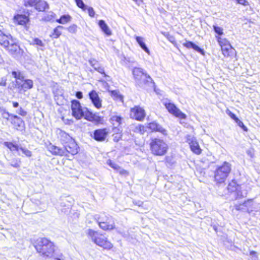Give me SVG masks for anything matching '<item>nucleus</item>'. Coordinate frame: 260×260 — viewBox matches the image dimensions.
<instances>
[{
	"label": "nucleus",
	"mask_w": 260,
	"mask_h": 260,
	"mask_svg": "<svg viewBox=\"0 0 260 260\" xmlns=\"http://www.w3.org/2000/svg\"><path fill=\"white\" fill-rule=\"evenodd\" d=\"M71 110L73 117L76 119H81L84 117L85 119L92 122H100L101 118L95 114H93L86 107H82L80 103L76 100L71 102Z\"/></svg>",
	"instance_id": "obj_1"
},
{
	"label": "nucleus",
	"mask_w": 260,
	"mask_h": 260,
	"mask_svg": "<svg viewBox=\"0 0 260 260\" xmlns=\"http://www.w3.org/2000/svg\"><path fill=\"white\" fill-rule=\"evenodd\" d=\"M35 247L38 252L45 257H51L54 252L53 243L45 238L38 239Z\"/></svg>",
	"instance_id": "obj_2"
},
{
	"label": "nucleus",
	"mask_w": 260,
	"mask_h": 260,
	"mask_svg": "<svg viewBox=\"0 0 260 260\" xmlns=\"http://www.w3.org/2000/svg\"><path fill=\"white\" fill-rule=\"evenodd\" d=\"M87 235L88 238L91 239L92 241L99 246L107 250H110L113 247V244L108 240L107 238L103 234L93 230L89 229L87 231Z\"/></svg>",
	"instance_id": "obj_3"
},
{
	"label": "nucleus",
	"mask_w": 260,
	"mask_h": 260,
	"mask_svg": "<svg viewBox=\"0 0 260 260\" xmlns=\"http://www.w3.org/2000/svg\"><path fill=\"white\" fill-rule=\"evenodd\" d=\"M150 148L152 153L157 156L165 155L168 150L166 142L160 138H152L150 143Z\"/></svg>",
	"instance_id": "obj_4"
},
{
	"label": "nucleus",
	"mask_w": 260,
	"mask_h": 260,
	"mask_svg": "<svg viewBox=\"0 0 260 260\" xmlns=\"http://www.w3.org/2000/svg\"><path fill=\"white\" fill-rule=\"evenodd\" d=\"M93 218L98 223L100 228L104 231L111 230L115 228L112 217L105 212L96 214L93 216Z\"/></svg>",
	"instance_id": "obj_5"
},
{
	"label": "nucleus",
	"mask_w": 260,
	"mask_h": 260,
	"mask_svg": "<svg viewBox=\"0 0 260 260\" xmlns=\"http://www.w3.org/2000/svg\"><path fill=\"white\" fill-rule=\"evenodd\" d=\"M231 170V164L224 161L221 166L217 167L215 171V181L219 183H223L230 174Z\"/></svg>",
	"instance_id": "obj_6"
},
{
	"label": "nucleus",
	"mask_w": 260,
	"mask_h": 260,
	"mask_svg": "<svg viewBox=\"0 0 260 260\" xmlns=\"http://www.w3.org/2000/svg\"><path fill=\"white\" fill-rule=\"evenodd\" d=\"M170 113L180 119H185L186 115L182 112L173 103L170 101L166 100L163 103Z\"/></svg>",
	"instance_id": "obj_7"
},
{
	"label": "nucleus",
	"mask_w": 260,
	"mask_h": 260,
	"mask_svg": "<svg viewBox=\"0 0 260 260\" xmlns=\"http://www.w3.org/2000/svg\"><path fill=\"white\" fill-rule=\"evenodd\" d=\"M5 49L10 55L15 58L19 57L21 56L23 52L20 47L14 40H11V43L5 48Z\"/></svg>",
	"instance_id": "obj_8"
},
{
	"label": "nucleus",
	"mask_w": 260,
	"mask_h": 260,
	"mask_svg": "<svg viewBox=\"0 0 260 260\" xmlns=\"http://www.w3.org/2000/svg\"><path fill=\"white\" fill-rule=\"evenodd\" d=\"M130 117L137 120L142 121L145 117V111L142 107L136 106L131 109Z\"/></svg>",
	"instance_id": "obj_9"
},
{
	"label": "nucleus",
	"mask_w": 260,
	"mask_h": 260,
	"mask_svg": "<svg viewBox=\"0 0 260 260\" xmlns=\"http://www.w3.org/2000/svg\"><path fill=\"white\" fill-rule=\"evenodd\" d=\"M63 151L64 156H68L69 154L74 155L78 153L79 147L76 143L75 140L70 141V142L63 145Z\"/></svg>",
	"instance_id": "obj_10"
},
{
	"label": "nucleus",
	"mask_w": 260,
	"mask_h": 260,
	"mask_svg": "<svg viewBox=\"0 0 260 260\" xmlns=\"http://www.w3.org/2000/svg\"><path fill=\"white\" fill-rule=\"evenodd\" d=\"M108 134L106 128H101L95 129L93 133V138L97 141H104Z\"/></svg>",
	"instance_id": "obj_11"
},
{
	"label": "nucleus",
	"mask_w": 260,
	"mask_h": 260,
	"mask_svg": "<svg viewBox=\"0 0 260 260\" xmlns=\"http://www.w3.org/2000/svg\"><path fill=\"white\" fill-rule=\"evenodd\" d=\"M10 119V121L14 125L15 128L19 131H22L25 128V123L24 121L17 115L12 116Z\"/></svg>",
	"instance_id": "obj_12"
},
{
	"label": "nucleus",
	"mask_w": 260,
	"mask_h": 260,
	"mask_svg": "<svg viewBox=\"0 0 260 260\" xmlns=\"http://www.w3.org/2000/svg\"><path fill=\"white\" fill-rule=\"evenodd\" d=\"M89 98L94 106L100 109L102 107V100L95 90H92L88 93Z\"/></svg>",
	"instance_id": "obj_13"
},
{
	"label": "nucleus",
	"mask_w": 260,
	"mask_h": 260,
	"mask_svg": "<svg viewBox=\"0 0 260 260\" xmlns=\"http://www.w3.org/2000/svg\"><path fill=\"white\" fill-rule=\"evenodd\" d=\"M147 127L151 132H158L165 136L167 135V130L164 128L160 124L155 121L149 123Z\"/></svg>",
	"instance_id": "obj_14"
},
{
	"label": "nucleus",
	"mask_w": 260,
	"mask_h": 260,
	"mask_svg": "<svg viewBox=\"0 0 260 260\" xmlns=\"http://www.w3.org/2000/svg\"><path fill=\"white\" fill-rule=\"evenodd\" d=\"M23 83H21L18 81H16V85L17 88L20 90L26 91L28 89H31L34 86V82L30 79H25L22 80Z\"/></svg>",
	"instance_id": "obj_15"
},
{
	"label": "nucleus",
	"mask_w": 260,
	"mask_h": 260,
	"mask_svg": "<svg viewBox=\"0 0 260 260\" xmlns=\"http://www.w3.org/2000/svg\"><path fill=\"white\" fill-rule=\"evenodd\" d=\"M146 72L142 68H134L133 70V74L135 79L136 83L141 84L140 80L142 79V77H146Z\"/></svg>",
	"instance_id": "obj_16"
},
{
	"label": "nucleus",
	"mask_w": 260,
	"mask_h": 260,
	"mask_svg": "<svg viewBox=\"0 0 260 260\" xmlns=\"http://www.w3.org/2000/svg\"><path fill=\"white\" fill-rule=\"evenodd\" d=\"M187 141L190 145L191 150L196 154H199L201 152V149L200 148L198 143L196 141L193 137L188 136Z\"/></svg>",
	"instance_id": "obj_17"
},
{
	"label": "nucleus",
	"mask_w": 260,
	"mask_h": 260,
	"mask_svg": "<svg viewBox=\"0 0 260 260\" xmlns=\"http://www.w3.org/2000/svg\"><path fill=\"white\" fill-rule=\"evenodd\" d=\"M89 63L92 67L94 70L104 75L105 77H109L105 73L104 67L101 66L100 63L95 59L89 60Z\"/></svg>",
	"instance_id": "obj_18"
},
{
	"label": "nucleus",
	"mask_w": 260,
	"mask_h": 260,
	"mask_svg": "<svg viewBox=\"0 0 260 260\" xmlns=\"http://www.w3.org/2000/svg\"><path fill=\"white\" fill-rule=\"evenodd\" d=\"M48 150L53 154L56 155L64 156V152L63 151V147L60 148L59 147L50 144L48 146Z\"/></svg>",
	"instance_id": "obj_19"
},
{
	"label": "nucleus",
	"mask_w": 260,
	"mask_h": 260,
	"mask_svg": "<svg viewBox=\"0 0 260 260\" xmlns=\"http://www.w3.org/2000/svg\"><path fill=\"white\" fill-rule=\"evenodd\" d=\"M58 135V138L63 145L74 140L68 134L61 130L59 131Z\"/></svg>",
	"instance_id": "obj_20"
},
{
	"label": "nucleus",
	"mask_w": 260,
	"mask_h": 260,
	"mask_svg": "<svg viewBox=\"0 0 260 260\" xmlns=\"http://www.w3.org/2000/svg\"><path fill=\"white\" fill-rule=\"evenodd\" d=\"M183 45L188 49L192 48L200 53L202 55H204V51L203 49L199 47L198 45L195 44L194 43L191 41H186V42L183 44Z\"/></svg>",
	"instance_id": "obj_21"
},
{
	"label": "nucleus",
	"mask_w": 260,
	"mask_h": 260,
	"mask_svg": "<svg viewBox=\"0 0 260 260\" xmlns=\"http://www.w3.org/2000/svg\"><path fill=\"white\" fill-rule=\"evenodd\" d=\"M11 40H14L11 35L3 34L0 37V45L5 49L11 43Z\"/></svg>",
	"instance_id": "obj_22"
},
{
	"label": "nucleus",
	"mask_w": 260,
	"mask_h": 260,
	"mask_svg": "<svg viewBox=\"0 0 260 260\" xmlns=\"http://www.w3.org/2000/svg\"><path fill=\"white\" fill-rule=\"evenodd\" d=\"M146 78L142 77V79L140 80V82H141V84L140 83H136L139 86L141 87H144L145 85H153L154 83L152 79L151 78V77L146 73Z\"/></svg>",
	"instance_id": "obj_23"
},
{
	"label": "nucleus",
	"mask_w": 260,
	"mask_h": 260,
	"mask_svg": "<svg viewBox=\"0 0 260 260\" xmlns=\"http://www.w3.org/2000/svg\"><path fill=\"white\" fill-rule=\"evenodd\" d=\"M123 118L119 115H114L111 116L110 121L113 126H121Z\"/></svg>",
	"instance_id": "obj_24"
},
{
	"label": "nucleus",
	"mask_w": 260,
	"mask_h": 260,
	"mask_svg": "<svg viewBox=\"0 0 260 260\" xmlns=\"http://www.w3.org/2000/svg\"><path fill=\"white\" fill-rule=\"evenodd\" d=\"M99 25L102 30V31L106 34L107 36H111L112 35V31L110 30L109 27L106 23L105 21L103 20H101L99 21Z\"/></svg>",
	"instance_id": "obj_25"
},
{
	"label": "nucleus",
	"mask_w": 260,
	"mask_h": 260,
	"mask_svg": "<svg viewBox=\"0 0 260 260\" xmlns=\"http://www.w3.org/2000/svg\"><path fill=\"white\" fill-rule=\"evenodd\" d=\"M14 20L18 24L24 25L29 21L28 18L24 15H17L14 17Z\"/></svg>",
	"instance_id": "obj_26"
},
{
	"label": "nucleus",
	"mask_w": 260,
	"mask_h": 260,
	"mask_svg": "<svg viewBox=\"0 0 260 260\" xmlns=\"http://www.w3.org/2000/svg\"><path fill=\"white\" fill-rule=\"evenodd\" d=\"M144 38L141 37L136 36V40L140 47L148 54H150V51L144 41Z\"/></svg>",
	"instance_id": "obj_27"
},
{
	"label": "nucleus",
	"mask_w": 260,
	"mask_h": 260,
	"mask_svg": "<svg viewBox=\"0 0 260 260\" xmlns=\"http://www.w3.org/2000/svg\"><path fill=\"white\" fill-rule=\"evenodd\" d=\"M252 200L249 199L246 201H245L242 204H236L235 205V209L237 210L244 211L246 210L245 207H250L252 205Z\"/></svg>",
	"instance_id": "obj_28"
},
{
	"label": "nucleus",
	"mask_w": 260,
	"mask_h": 260,
	"mask_svg": "<svg viewBox=\"0 0 260 260\" xmlns=\"http://www.w3.org/2000/svg\"><path fill=\"white\" fill-rule=\"evenodd\" d=\"M33 6H35L36 9L39 11H44L48 8V4L44 1L37 2Z\"/></svg>",
	"instance_id": "obj_29"
},
{
	"label": "nucleus",
	"mask_w": 260,
	"mask_h": 260,
	"mask_svg": "<svg viewBox=\"0 0 260 260\" xmlns=\"http://www.w3.org/2000/svg\"><path fill=\"white\" fill-rule=\"evenodd\" d=\"M111 95L115 100L122 103L123 102V97L118 90H115L111 91Z\"/></svg>",
	"instance_id": "obj_30"
},
{
	"label": "nucleus",
	"mask_w": 260,
	"mask_h": 260,
	"mask_svg": "<svg viewBox=\"0 0 260 260\" xmlns=\"http://www.w3.org/2000/svg\"><path fill=\"white\" fill-rule=\"evenodd\" d=\"M72 17L69 15H63L59 19L56 20V22L60 24H66L71 21Z\"/></svg>",
	"instance_id": "obj_31"
},
{
	"label": "nucleus",
	"mask_w": 260,
	"mask_h": 260,
	"mask_svg": "<svg viewBox=\"0 0 260 260\" xmlns=\"http://www.w3.org/2000/svg\"><path fill=\"white\" fill-rule=\"evenodd\" d=\"M63 28V27L60 25L57 26L53 30L52 34L50 36L53 38H58L61 34V30Z\"/></svg>",
	"instance_id": "obj_32"
},
{
	"label": "nucleus",
	"mask_w": 260,
	"mask_h": 260,
	"mask_svg": "<svg viewBox=\"0 0 260 260\" xmlns=\"http://www.w3.org/2000/svg\"><path fill=\"white\" fill-rule=\"evenodd\" d=\"M5 145L11 151H18L20 149V148L17 145L14 144L12 142H5Z\"/></svg>",
	"instance_id": "obj_33"
},
{
	"label": "nucleus",
	"mask_w": 260,
	"mask_h": 260,
	"mask_svg": "<svg viewBox=\"0 0 260 260\" xmlns=\"http://www.w3.org/2000/svg\"><path fill=\"white\" fill-rule=\"evenodd\" d=\"M2 117L7 119V120L10 121V119L13 116H15V115L9 113L8 111H7L5 109L1 110Z\"/></svg>",
	"instance_id": "obj_34"
},
{
	"label": "nucleus",
	"mask_w": 260,
	"mask_h": 260,
	"mask_svg": "<svg viewBox=\"0 0 260 260\" xmlns=\"http://www.w3.org/2000/svg\"><path fill=\"white\" fill-rule=\"evenodd\" d=\"M216 37L217 38L218 42L221 47L223 46H227L228 47H229L230 42L226 39H222L220 37Z\"/></svg>",
	"instance_id": "obj_35"
},
{
	"label": "nucleus",
	"mask_w": 260,
	"mask_h": 260,
	"mask_svg": "<svg viewBox=\"0 0 260 260\" xmlns=\"http://www.w3.org/2000/svg\"><path fill=\"white\" fill-rule=\"evenodd\" d=\"M77 6L81 8L83 11H85L87 9V6H86L83 2L82 0H75Z\"/></svg>",
	"instance_id": "obj_36"
},
{
	"label": "nucleus",
	"mask_w": 260,
	"mask_h": 260,
	"mask_svg": "<svg viewBox=\"0 0 260 260\" xmlns=\"http://www.w3.org/2000/svg\"><path fill=\"white\" fill-rule=\"evenodd\" d=\"M12 75L16 79L20 80L21 81L23 80L24 79L23 76L21 74V73L20 72L12 71Z\"/></svg>",
	"instance_id": "obj_37"
},
{
	"label": "nucleus",
	"mask_w": 260,
	"mask_h": 260,
	"mask_svg": "<svg viewBox=\"0 0 260 260\" xmlns=\"http://www.w3.org/2000/svg\"><path fill=\"white\" fill-rule=\"evenodd\" d=\"M233 50V48L231 46V48H230V49H229V48H223L222 51L224 56H229L232 54Z\"/></svg>",
	"instance_id": "obj_38"
},
{
	"label": "nucleus",
	"mask_w": 260,
	"mask_h": 260,
	"mask_svg": "<svg viewBox=\"0 0 260 260\" xmlns=\"http://www.w3.org/2000/svg\"><path fill=\"white\" fill-rule=\"evenodd\" d=\"M213 27L214 31H215V32L216 34H217L219 36H221L223 35V32L222 28H221L219 26H218L216 25H214L213 26Z\"/></svg>",
	"instance_id": "obj_39"
},
{
	"label": "nucleus",
	"mask_w": 260,
	"mask_h": 260,
	"mask_svg": "<svg viewBox=\"0 0 260 260\" xmlns=\"http://www.w3.org/2000/svg\"><path fill=\"white\" fill-rule=\"evenodd\" d=\"M69 199H71L69 197H67L62 199V202L61 203V204L64 206H70L72 202L69 200Z\"/></svg>",
	"instance_id": "obj_40"
},
{
	"label": "nucleus",
	"mask_w": 260,
	"mask_h": 260,
	"mask_svg": "<svg viewBox=\"0 0 260 260\" xmlns=\"http://www.w3.org/2000/svg\"><path fill=\"white\" fill-rule=\"evenodd\" d=\"M107 164L114 170H118L120 169V167L117 164L112 161L111 160H108L107 161Z\"/></svg>",
	"instance_id": "obj_41"
},
{
	"label": "nucleus",
	"mask_w": 260,
	"mask_h": 260,
	"mask_svg": "<svg viewBox=\"0 0 260 260\" xmlns=\"http://www.w3.org/2000/svg\"><path fill=\"white\" fill-rule=\"evenodd\" d=\"M113 132L115 134L121 135L122 132V126H113Z\"/></svg>",
	"instance_id": "obj_42"
},
{
	"label": "nucleus",
	"mask_w": 260,
	"mask_h": 260,
	"mask_svg": "<svg viewBox=\"0 0 260 260\" xmlns=\"http://www.w3.org/2000/svg\"><path fill=\"white\" fill-rule=\"evenodd\" d=\"M235 122L237 124L238 126L241 127L243 130L245 132H247L248 128L246 126L244 125V123L242 121H241L239 118L237 119Z\"/></svg>",
	"instance_id": "obj_43"
},
{
	"label": "nucleus",
	"mask_w": 260,
	"mask_h": 260,
	"mask_svg": "<svg viewBox=\"0 0 260 260\" xmlns=\"http://www.w3.org/2000/svg\"><path fill=\"white\" fill-rule=\"evenodd\" d=\"M53 92L55 97H56L57 96L59 95H62V94H63L62 90L58 87L54 88L53 90Z\"/></svg>",
	"instance_id": "obj_44"
},
{
	"label": "nucleus",
	"mask_w": 260,
	"mask_h": 260,
	"mask_svg": "<svg viewBox=\"0 0 260 260\" xmlns=\"http://www.w3.org/2000/svg\"><path fill=\"white\" fill-rule=\"evenodd\" d=\"M77 26L75 24H73L70 26L67 29L68 31L72 34H75L77 31Z\"/></svg>",
	"instance_id": "obj_45"
},
{
	"label": "nucleus",
	"mask_w": 260,
	"mask_h": 260,
	"mask_svg": "<svg viewBox=\"0 0 260 260\" xmlns=\"http://www.w3.org/2000/svg\"><path fill=\"white\" fill-rule=\"evenodd\" d=\"M19 150H21L26 156L30 157L31 155V152L27 149L20 147Z\"/></svg>",
	"instance_id": "obj_46"
},
{
	"label": "nucleus",
	"mask_w": 260,
	"mask_h": 260,
	"mask_svg": "<svg viewBox=\"0 0 260 260\" xmlns=\"http://www.w3.org/2000/svg\"><path fill=\"white\" fill-rule=\"evenodd\" d=\"M226 113L232 118L233 119V120H235V121H236L237 120V119H238V117H237V116H236V115L234 113H233L230 110H227L226 111Z\"/></svg>",
	"instance_id": "obj_47"
},
{
	"label": "nucleus",
	"mask_w": 260,
	"mask_h": 260,
	"mask_svg": "<svg viewBox=\"0 0 260 260\" xmlns=\"http://www.w3.org/2000/svg\"><path fill=\"white\" fill-rule=\"evenodd\" d=\"M88 11V13L89 15L91 17H94L95 15V12L93 9V8L91 7H88L87 8V9Z\"/></svg>",
	"instance_id": "obj_48"
},
{
	"label": "nucleus",
	"mask_w": 260,
	"mask_h": 260,
	"mask_svg": "<svg viewBox=\"0 0 260 260\" xmlns=\"http://www.w3.org/2000/svg\"><path fill=\"white\" fill-rule=\"evenodd\" d=\"M39 0H28L25 1V5L26 6H33L35 3H36L37 2H38Z\"/></svg>",
	"instance_id": "obj_49"
},
{
	"label": "nucleus",
	"mask_w": 260,
	"mask_h": 260,
	"mask_svg": "<svg viewBox=\"0 0 260 260\" xmlns=\"http://www.w3.org/2000/svg\"><path fill=\"white\" fill-rule=\"evenodd\" d=\"M16 112L20 115L22 116H25L27 114V112L23 109L21 107H20L17 111Z\"/></svg>",
	"instance_id": "obj_50"
},
{
	"label": "nucleus",
	"mask_w": 260,
	"mask_h": 260,
	"mask_svg": "<svg viewBox=\"0 0 260 260\" xmlns=\"http://www.w3.org/2000/svg\"><path fill=\"white\" fill-rule=\"evenodd\" d=\"M34 44H36L38 46H44V44L43 43L42 41L38 38L34 39Z\"/></svg>",
	"instance_id": "obj_51"
},
{
	"label": "nucleus",
	"mask_w": 260,
	"mask_h": 260,
	"mask_svg": "<svg viewBox=\"0 0 260 260\" xmlns=\"http://www.w3.org/2000/svg\"><path fill=\"white\" fill-rule=\"evenodd\" d=\"M166 37L170 42L173 44L176 43L175 38L173 36L168 34Z\"/></svg>",
	"instance_id": "obj_52"
},
{
	"label": "nucleus",
	"mask_w": 260,
	"mask_h": 260,
	"mask_svg": "<svg viewBox=\"0 0 260 260\" xmlns=\"http://www.w3.org/2000/svg\"><path fill=\"white\" fill-rule=\"evenodd\" d=\"M6 81L7 79L5 77L1 78L0 79V86H6L7 84Z\"/></svg>",
	"instance_id": "obj_53"
},
{
	"label": "nucleus",
	"mask_w": 260,
	"mask_h": 260,
	"mask_svg": "<svg viewBox=\"0 0 260 260\" xmlns=\"http://www.w3.org/2000/svg\"><path fill=\"white\" fill-rule=\"evenodd\" d=\"M114 138L113 140L115 142H118L121 138V135H117L115 134L113 135Z\"/></svg>",
	"instance_id": "obj_54"
},
{
	"label": "nucleus",
	"mask_w": 260,
	"mask_h": 260,
	"mask_svg": "<svg viewBox=\"0 0 260 260\" xmlns=\"http://www.w3.org/2000/svg\"><path fill=\"white\" fill-rule=\"evenodd\" d=\"M11 165L14 168H18L20 167V161L18 162V161H16L14 162H12L11 164Z\"/></svg>",
	"instance_id": "obj_55"
},
{
	"label": "nucleus",
	"mask_w": 260,
	"mask_h": 260,
	"mask_svg": "<svg viewBox=\"0 0 260 260\" xmlns=\"http://www.w3.org/2000/svg\"><path fill=\"white\" fill-rule=\"evenodd\" d=\"M76 96L78 99H81L83 98L82 92L81 91H77L76 93Z\"/></svg>",
	"instance_id": "obj_56"
},
{
	"label": "nucleus",
	"mask_w": 260,
	"mask_h": 260,
	"mask_svg": "<svg viewBox=\"0 0 260 260\" xmlns=\"http://www.w3.org/2000/svg\"><path fill=\"white\" fill-rule=\"evenodd\" d=\"M247 154L250 157H252L253 156V151L251 149H248L246 151Z\"/></svg>",
	"instance_id": "obj_57"
},
{
	"label": "nucleus",
	"mask_w": 260,
	"mask_h": 260,
	"mask_svg": "<svg viewBox=\"0 0 260 260\" xmlns=\"http://www.w3.org/2000/svg\"><path fill=\"white\" fill-rule=\"evenodd\" d=\"M144 128H145V127H144V126H143V125H139V131H140V132H144Z\"/></svg>",
	"instance_id": "obj_58"
},
{
	"label": "nucleus",
	"mask_w": 260,
	"mask_h": 260,
	"mask_svg": "<svg viewBox=\"0 0 260 260\" xmlns=\"http://www.w3.org/2000/svg\"><path fill=\"white\" fill-rule=\"evenodd\" d=\"M13 106L14 108H17L19 106V103L16 102H13Z\"/></svg>",
	"instance_id": "obj_59"
},
{
	"label": "nucleus",
	"mask_w": 260,
	"mask_h": 260,
	"mask_svg": "<svg viewBox=\"0 0 260 260\" xmlns=\"http://www.w3.org/2000/svg\"><path fill=\"white\" fill-rule=\"evenodd\" d=\"M134 203H135L136 205H138L139 206H141L142 205V202L140 201H139L136 203L134 202Z\"/></svg>",
	"instance_id": "obj_60"
},
{
	"label": "nucleus",
	"mask_w": 260,
	"mask_h": 260,
	"mask_svg": "<svg viewBox=\"0 0 260 260\" xmlns=\"http://www.w3.org/2000/svg\"><path fill=\"white\" fill-rule=\"evenodd\" d=\"M231 45L230 44V43L229 44V47H228L227 46H223L222 47H221V50H223V48H229V49H230V48H231Z\"/></svg>",
	"instance_id": "obj_61"
},
{
	"label": "nucleus",
	"mask_w": 260,
	"mask_h": 260,
	"mask_svg": "<svg viewBox=\"0 0 260 260\" xmlns=\"http://www.w3.org/2000/svg\"><path fill=\"white\" fill-rule=\"evenodd\" d=\"M4 62V60L2 58L1 55L0 54V63Z\"/></svg>",
	"instance_id": "obj_62"
},
{
	"label": "nucleus",
	"mask_w": 260,
	"mask_h": 260,
	"mask_svg": "<svg viewBox=\"0 0 260 260\" xmlns=\"http://www.w3.org/2000/svg\"><path fill=\"white\" fill-rule=\"evenodd\" d=\"M232 186V183H230L229 184V186H228V188H229V189H230V186Z\"/></svg>",
	"instance_id": "obj_63"
},
{
	"label": "nucleus",
	"mask_w": 260,
	"mask_h": 260,
	"mask_svg": "<svg viewBox=\"0 0 260 260\" xmlns=\"http://www.w3.org/2000/svg\"><path fill=\"white\" fill-rule=\"evenodd\" d=\"M55 259V260H62L61 259L58 258V257H56Z\"/></svg>",
	"instance_id": "obj_64"
}]
</instances>
